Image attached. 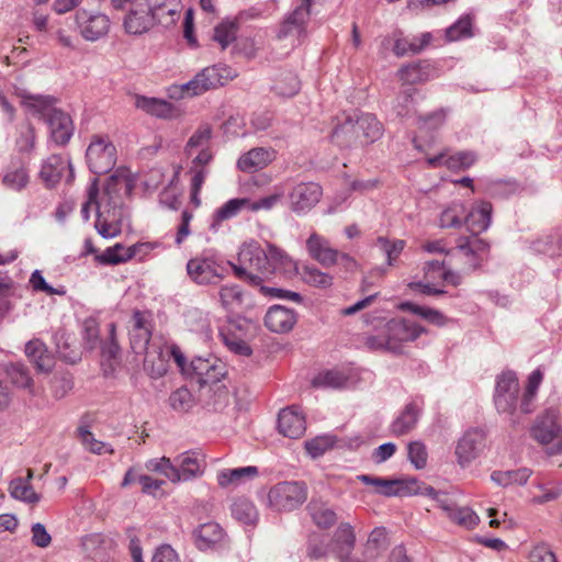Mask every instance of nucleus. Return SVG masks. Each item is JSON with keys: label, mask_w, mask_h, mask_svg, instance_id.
Instances as JSON below:
<instances>
[{"label": "nucleus", "mask_w": 562, "mask_h": 562, "mask_svg": "<svg viewBox=\"0 0 562 562\" xmlns=\"http://www.w3.org/2000/svg\"><path fill=\"white\" fill-rule=\"evenodd\" d=\"M195 543L200 550H207L222 541L224 532L217 522L202 524L194 532Z\"/></svg>", "instance_id": "obj_36"}, {"label": "nucleus", "mask_w": 562, "mask_h": 562, "mask_svg": "<svg viewBox=\"0 0 562 562\" xmlns=\"http://www.w3.org/2000/svg\"><path fill=\"white\" fill-rule=\"evenodd\" d=\"M32 477L33 471L29 469L26 477H16L12 480L10 483V493L12 497L32 504L37 503L40 497L31 485Z\"/></svg>", "instance_id": "obj_42"}, {"label": "nucleus", "mask_w": 562, "mask_h": 562, "mask_svg": "<svg viewBox=\"0 0 562 562\" xmlns=\"http://www.w3.org/2000/svg\"><path fill=\"white\" fill-rule=\"evenodd\" d=\"M446 254L450 266H457L461 272L468 273L488 259L490 244L479 236H462L458 238L456 247Z\"/></svg>", "instance_id": "obj_4"}, {"label": "nucleus", "mask_w": 562, "mask_h": 562, "mask_svg": "<svg viewBox=\"0 0 562 562\" xmlns=\"http://www.w3.org/2000/svg\"><path fill=\"white\" fill-rule=\"evenodd\" d=\"M258 475V468L254 465L223 469L217 472L216 481L221 487L237 486L244 482L255 479Z\"/></svg>", "instance_id": "obj_32"}, {"label": "nucleus", "mask_w": 562, "mask_h": 562, "mask_svg": "<svg viewBox=\"0 0 562 562\" xmlns=\"http://www.w3.org/2000/svg\"><path fill=\"white\" fill-rule=\"evenodd\" d=\"M306 510L312 519V521L319 528V529H329L337 522V514L336 512L329 506L328 503L322 501V499H312Z\"/></svg>", "instance_id": "obj_31"}, {"label": "nucleus", "mask_w": 562, "mask_h": 562, "mask_svg": "<svg viewBox=\"0 0 562 562\" xmlns=\"http://www.w3.org/2000/svg\"><path fill=\"white\" fill-rule=\"evenodd\" d=\"M225 267L213 256L199 255L187 263V273L199 285L216 283L225 276Z\"/></svg>", "instance_id": "obj_9"}, {"label": "nucleus", "mask_w": 562, "mask_h": 562, "mask_svg": "<svg viewBox=\"0 0 562 562\" xmlns=\"http://www.w3.org/2000/svg\"><path fill=\"white\" fill-rule=\"evenodd\" d=\"M5 372L10 382L18 387L30 389L33 384L30 372L23 364H10Z\"/></svg>", "instance_id": "obj_60"}, {"label": "nucleus", "mask_w": 562, "mask_h": 562, "mask_svg": "<svg viewBox=\"0 0 562 562\" xmlns=\"http://www.w3.org/2000/svg\"><path fill=\"white\" fill-rule=\"evenodd\" d=\"M278 429L285 437L300 438L306 429L305 418L295 407L284 408L279 413Z\"/></svg>", "instance_id": "obj_24"}, {"label": "nucleus", "mask_w": 562, "mask_h": 562, "mask_svg": "<svg viewBox=\"0 0 562 562\" xmlns=\"http://www.w3.org/2000/svg\"><path fill=\"white\" fill-rule=\"evenodd\" d=\"M483 448V434L477 430L467 431L462 438L459 439L456 447L454 453L458 464L461 468L468 467L480 456Z\"/></svg>", "instance_id": "obj_17"}, {"label": "nucleus", "mask_w": 562, "mask_h": 562, "mask_svg": "<svg viewBox=\"0 0 562 562\" xmlns=\"http://www.w3.org/2000/svg\"><path fill=\"white\" fill-rule=\"evenodd\" d=\"M407 454L411 463L422 470L427 465L428 453L425 445L420 441H413L407 447Z\"/></svg>", "instance_id": "obj_63"}, {"label": "nucleus", "mask_w": 562, "mask_h": 562, "mask_svg": "<svg viewBox=\"0 0 562 562\" xmlns=\"http://www.w3.org/2000/svg\"><path fill=\"white\" fill-rule=\"evenodd\" d=\"M78 438L82 446L94 454H113L114 450L106 442L100 441L94 438L93 434L88 429V427L81 426L77 430Z\"/></svg>", "instance_id": "obj_51"}, {"label": "nucleus", "mask_w": 562, "mask_h": 562, "mask_svg": "<svg viewBox=\"0 0 562 562\" xmlns=\"http://www.w3.org/2000/svg\"><path fill=\"white\" fill-rule=\"evenodd\" d=\"M250 199L237 198L228 200L214 214L216 222L231 220L239 214L243 209L249 210Z\"/></svg>", "instance_id": "obj_53"}, {"label": "nucleus", "mask_w": 562, "mask_h": 562, "mask_svg": "<svg viewBox=\"0 0 562 562\" xmlns=\"http://www.w3.org/2000/svg\"><path fill=\"white\" fill-rule=\"evenodd\" d=\"M307 499V486L304 482L283 481L274 484L268 492V505L277 512H292Z\"/></svg>", "instance_id": "obj_6"}, {"label": "nucleus", "mask_w": 562, "mask_h": 562, "mask_svg": "<svg viewBox=\"0 0 562 562\" xmlns=\"http://www.w3.org/2000/svg\"><path fill=\"white\" fill-rule=\"evenodd\" d=\"M69 166V162L61 156L52 155L43 162L40 177L46 186H54L61 179Z\"/></svg>", "instance_id": "obj_34"}, {"label": "nucleus", "mask_w": 562, "mask_h": 562, "mask_svg": "<svg viewBox=\"0 0 562 562\" xmlns=\"http://www.w3.org/2000/svg\"><path fill=\"white\" fill-rule=\"evenodd\" d=\"M472 24V19L469 15L461 16L454 24L447 29V40L454 42L461 38L471 37L473 35Z\"/></svg>", "instance_id": "obj_58"}, {"label": "nucleus", "mask_w": 562, "mask_h": 562, "mask_svg": "<svg viewBox=\"0 0 562 562\" xmlns=\"http://www.w3.org/2000/svg\"><path fill=\"white\" fill-rule=\"evenodd\" d=\"M29 181V172L23 166L9 169L2 178V183L14 191L24 189Z\"/></svg>", "instance_id": "obj_56"}, {"label": "nucleus", "mask_w": 562, "mask_h": 562, "mask_svg": "<svg viewBox=\"0 0 562 562\" xmlns=\"http://www.w3.org/2000/svg\"><path fill=\"white\" fill-rule=\"evenodd\" d=\"M134 189V180L128 170L117 169L106 181L103 196L98 201L99 189L93 181L88 189V200L83 203L81 213L89 220L91 209L97 212L95 228L105 238L120 234V226L114 221L115 210L122 204V194L130 195Z\"/></svg>", "instance_id": "obj_1"}, {"label": "nucleus", "mask_w": 562, "mask_h": 562, "mask_svg": "<svg viewBox=\"0 0 562 562\" xmlns=\"http://www.w3.org/2000/svg\"><path fill=\"white\" fill-rule=\"evenodd\" d=\"M299 273L305 284L317 289H329L334 282L331 274L322 271L315 266H303Z\"/></svg>", "instance_id": "obj_44"}, {"label": "nucleus", "mask_w": 562, "mask_h": 562, "mask_svg": "<svg viewBox=\"0 0 562 562\" xmlns=\"http://www.w3.org/2000/svg\"><path fill=\"white\" fill-rule=\"evenodd\" d=\"M181 12V0H157L154 5H150L153 20L164 27L175 25L180 20Z\"/></svg>", "instance_id": "obj_27"}, {"label": "nucleus", "mask_w": 562, "mask_h": 562, "mask_svg": "<svg viewBox=\"0 0 562 562\" xmlns=\"http://www.w3.org/2000/svg\"><path fill=\"white\" fill-rule=\"evenodd\" d=\"M346 382L347 379L341 372L329 370L317 374L313 379L312 384L315 387L339 389L342 387L346 384Z\"/></svg>", "instance_id": "obj_59"}, {"label": "nucleus", "mask_w": 562, "mask_h": 562, "mask_svg": "<svg viewBox=\"0 0 562 562\" xmlns=\"http://www.w3.org/2000/svg\"><path fill=\"white\" fill-rule=\"evenodd\" d=\"M357 116L366 145L372 144L381 138L383 135V125L375 115L357 112Z\"/></svg>", "instance_id": "obj_43"}, {"label": "nucleus", "mask_w": 562, "mask_h": 562, "mask_svg": "<svg viewBox=\"0 0 562 562\" xmlns=\"http://www.w3.org/2000/svg\"><path fill=\"white\" fill-rule=\"evenodd\" d=\"M86 158L93 173H106L116 164V148L109 136L93 135L87 148Z\"/></svg>", "instance_id": "obj_7"}, {"label": "nucleus", "mask_w": 562, "mask_h": 562, "mask_svg": "<svg viewBox=\"0 0 562 562\" xmlns=\"http://www.w3.org/2000/svg\"><path fill=\"white\" fill-rule=\"evenodd\" d=\"M300 81L295 75L286 74L276 80L274 90L283 97H292L297 93Z\"/></svg>", "instance_id": "obj_62"}, {"label": "nucleus", "mask_w": 562, "mask_h": 562, "mask_svg": "<svg viewBox=\"0 0 562 562\" xmlns=\"http://www.w3.org/2000/svg\"><path fill=\"white\" fill-rule=\"evenodd\" d=\"M430 41V33H424L420 36H414L412 38L400 36L395 38L393 52L398 57L406 54H418Z\"/></svg>", "instance_id": "obj_37"}, {"label": "nucleus", "mask_w": 562, "mask_h": 562, "mask_svg": "<svg viewBox=\"0 0 562 562\" xmlns=\"http://www.w3.org/2000/svg\"><path fill=\"white\" fill-rule=\"evenodd\" d=\"M232 516L244 525H255L259 518L254 503L247 498H237L232 505Z\"/></svg>", "instance_id": "obj_46"}, {"label": "nucleus", "mask_w": 562, "mask_h": 562, "mask_svg": "<svg viewBox=\"0 0 562 562\" xmlns=\"http://www.w3.org/2000/svg\"><path fill=\"white\" fill-rule=\"evenodd\" d=\"M235 77V70L228 66L214 65L206 67L196 74L192 80L179 87L180 97L189 98L200 95L218 86H224Z\"/></svg>", "instance_id": "obj_5"}, {"label": "nucleus", "mask_w": 562, "mask_h": 562, "mask_svg": "<svg viewBox=\"0 0 562 562\" xmlns=\"http://www.w3.org/2000/svg\"><path fill=\"white\" fill-rule=\"evenodd\" d=\"M295 323V312L281 305L271 306L265 316V325L273 333H288Z\"/></svg>", "instance_id": "obj_26"}, {"label": "nucleus", "mask_w": 562, "mask_h": 562, "mask_svg": "<svg viewBox=\"0 0 562 562\" xmlns=\"http://www.w3.org/2000/svg\"><path fill=\"white\" fill-rule=\"evenodd\" d=\"M75 24L83 40L97 42L108 35L111 21L102 12L79 9L75 13Z\"/></svg>", "instance_id": "obj_10"}, {"label": "nucleus", "mask_w": 562, "mask_h": 562, "mask_svg": "<svg viewBox=\"0 0 562 562\" xmlns=\"http://www.w3.org/2000/svg\"><path fill=\"white\" fill-rule=\"evenodd\" d=\"M223 344L234 353L249 356L251 348L241 335L240 328L236 324H228L220 331Z\"/></svg>", "instance_id": "obj_33"}, {"label": "nucleus", "mask_w": 562, "mask_h": 562, "mask_svg": "<svg viewBox=\"0 0 562 562\" xmlns=\"http://www.w3.org/2000/svg\"><path fill=\"white\" fill-rule=\"evenodd\" d=\"M151 338V325L146 313L135 311L131 318L130 339L131 347L136 353L147 350Z\"/></svg>", "instance_id": "obj_19"}, {"label": "nucleus", "mask_w": 562, "mask_h": 562, "mask_svg": "<svg viewBox=\"0 0 562 562\" xmlns=\"http://www.w3.org/2000/svg\"><path fill=\"white\" fill-rule=\"evenodd\" d=\"M213 158L212 153H199L191 161L188 173L190 175V200L199 207L201 205L200 192L209 175L207 165Z\"/></svg>", "instance_id": "obj_16"}, {"label": "nucleus", "mask_w": 562, "mask_h": 562, "mask_svg": "<svg viewBox=\"0 0 562 562\" xmlns=\"http://www.w3.org/2000/svg\"><path fill=\"white\" fill-rule=\"evenodd\" d=\"M427 66L422 63H413L402 67L397 75L404 85H415L428 79Z\"/></svg>", "instance_id": "obj_54"}, {"label": "nucleus", "mask_w": 562, "mask_h": 562, "mask_svg": "<svg viewBox=\"0 0 562 562\" xmlns=\"http://www.w3.org/2000/svg\"><path fill=\"white\" fill-rule=\"evenodd\" d=\"M269 268H271V276L276 273H288L295 269V262L282 249L268 245L266 250Z\"/></svg>", "instance_id": "obj_39"}, {"label": "nucleus", "mask_w": 562, "mask_h": 562, "mask_svg": "<svg viewBox=\"0 0 562 562\" xmlns=\"http://www.w3.org/2000/svg\"><path fill=\"white\" fill-rule=\"evenodd\" d=\"M389 335L390 351L402 352L403 344L416 340L424 331V327L405 318H393L385 324Z\"/></svg>", "instance_id": "obj_14"}, {"label": "nucleus", "mask_w": 562, "mask_h": 562, "mask_svg": "<svg viewBox=\"0 0 562 562\" xmlns=\"http://www.w3.org/2000/svg\"><path fill=\"white\" fill-rule=\"evenodd\" d=\"M447 517L451 522L468 530L474 529L480 522V517L472 508L458 506L457 504L449 512Z\"/></svg>", "instance_id": "obj_48"}, {"label": "nucleus", "mask_w": 562, "mask_h": 562, "mask_svg": "<svg viewBox=\"0 0 562 562\" xmlns=\"http://www.w3.org/2000/svg\"><path fill=\"white\" fill-rule=\"evenodd\" d=\"M193 396L187 387H180L170 395V404L176 411L187 412L193 406Z\"/></svg>", "instance_id": "obj_64"}, {"label": "nucleus", "mask_w": 562, "mask_h": 562, "mask_svg": "<svg viewBox=\"0 0 562 562\" xmlns=\"http://www.w3.org/2000/svg\"><path fill=\"white\" fill-rule=\"evenodd\" d=\"M357 479L366 485L373 486L376 494L386 497L405 496L406 480L404 479H386L369 474L358 475Z\"/></svg>", "instance_id": "obj_25"}, {"label": "nucleus", "mask_w": 562, "mask_h": 562, "mask_svg": "<svg viewBox=\"0 0 562 562\" xmlns=\"http://www.w3.org/2000/svg\"><path fill=\"white\" fill-rule=\"evenodd\" d=\"M306 250L310 257L323 267L328 268L337 265L339 250L333 248L327 238L315 232L306 240Z\"/></svg>", "instance_id": "obj_18"}, {"label": "nucleus", "mask_w": 562, "mask_h": 562, "mask_svg": "<svg viewBox=\"0 0 562 562\" xmlns=\"http://www.w3.org/2000/svg\"><path fill=\"white\" fill-rule=\"evenodd\" d=\"M492 204L487 201H481L464 215L463 223L472 233L471 236H477L486 231L491 224Z\"/></svg>", "instance_id": "obj_29"}, {"label": "nucleus", "mask_w": 562, "mask_h": 562, "mask_svg": "<svg viewBox=\"0 0 562 562\" xmlns=\"http://www.w3.org/2000/svg\"><path fill=\"white\" fill-rule=\"evenodd\" d=\"M313 0H301V4L297 5L281 23L279 30V38H285L289 36L296 37L300 42L305 35V26L311 14V5Z\"/></svg>", "instance_id": "obj_15"}, {"label": "nucleus", "mask_w": 562, "mask_h": 562, "mask_svg": "<svg viewBox=\"0 0 562 562\" xmlns=\"http://www.w3.org/2000/svg\"><path fill=\"white\" fill-rule=\"evenodd\" d=\"M532 475V470L528 468H520L510 471H494L491 474V480L503 487L510 485H525Z\"/></svg>", "instance_id": "obj_41"}, {"label": "nucleus", "mask_w": 562, "mask_h": 562, "mask_svg": "<svg viewBox=\"0 0 562 562\" xmlns=\"http://www.w3.org/2000/svg\"><path fill=\"white\" fill-rule=\"evenodd\" d=\"M25 355L38 372H49L55 364V359L46 345L37 338L26 344Z\"/></svg>", "instance_id": "obj_30"}, {"label": "nucleus", "mask_w": 562, "mask_h": 562, "mask_svg": "<svg viewBox=\"0 0 562 562\" xmlns=\"http://www.w3.org/2000/svg\"><path fill=\"white\" fill-rule=\"evenodd\" d=\"M323 189L318 183H297L288 194L289 209L297 215L306 214L321 201Z\"/></svg>", "instance_id": "obj_13"}, {"label": "nucleus", "mask_w": 562, "mask_h": 562, "mask_svg": "<svg viewBox=\"0 0 562 562\" xmlns=\"http://www.w3.org/2000/svg\"><path fill=\"white\" fill-rule=\"evenodd\" d=\"M465 207L460 202H453L440 214L439 225L442 228H459L463 224Z\"/></svg>", "instance_id": "obj_50"}, {"label": "nucleus", "mask_w": 562, "mask_h": 562, "mask_svg": "<svg viewBox=\"0 0 562 562\" xmlns=\"http://www.w3.org/2000/svg\"><path fill=\"white\" fill-rule=\"evenodd\" d=\"M238 24L235 21H223L214 27L213 40L225 49L236 40Z\"/></svg>", "instance_id": "obj_55"}, {"label": "nucleus", "mask_w": 562, "mask_h": 562, "mask_svg": "<svg viewBox=\"0 0 562 562\" xmlns=\"http://www.w3.org/2000/svg\"><path fill=\"white\" fill-rule=\"evenodd\" d=\"M189 378L203 386H212L226 375L225 364L215 357H196L188 367Z\"/></svg>", "instance_id": "obj_11"}, {"label": "nucleus", "mask_w": 562, "mask_h": 562, "mask_svg": "<svg viewBox=\"0 0 562 562\" xmlns=\"http://www.w3.org/2000/svg\"><path fill=\"white\" fill-rule=\"evenodd\" d=\"M445 119H446V112L443 110H438L428 115L419 117V120H418L419 135L413 139V143H414V146L416 149L424 151L428 155L427 149L420 143L422 133L426 132L428 130L438 128L439 126L442 125V123L445 122Z\"/></svg>", "instance_id": "obj_47"}, {"label": "nucleus", "mask_w": 562, "mask_h": 562, "mask_svg": "<svg viewBox=\"0 0 562 562\" xmlns=\"http://www.w3.org/2000/svg\"><path fill=\"white\" fill-rule=\"evenodd\" d=\"M476 161V156L472 151H459L447 156L441 151L435 156H427V164L431 168L446 166L450 170H464L470 168Z\"/></svg>", "instance_id": "obj_23"}, {"label": "nucleus", "mask_w": 562, "mask_h": 562, "mask_svg": "<svg viewBox=\"0 0 562 562\" xmlns=\"http://www.w3.org/2000/svg\"><path fill=\"white\" fill-rule=\"evenodd\" d=\"M276 158L277 151L273 148L255 147L239 157L237 167L243 172L254 173L269 166Z\"/></svg>", "instance_id": "obj_20"}, {"label": "nucleus", "mask_w": 562, "mask_h": 562, "mask_svg": "<svg viewBox=\"0 0 562 562\" xmlns=\"http://www.w3.org/2000/svg\"><path fill=\"white\" fill-rule=\"evenodd\" d=\"M180 481H188L201 476L205 469V462L202 457L194 452H186L180 457L179 467Z\"/></svg>", "instance_id": "obj_38"}, {"label": "nucleus", "mask_w": 562, "mask_h": 562, "mask_svg": "<svg viewBox=\"0 0 562 562\" xmlns=\"http://www.w3.org/2000/svg\"><path fill=\"white\" fill-rule=\"evenodd\" d=\"M218 295L222 306L227 311L235 312L243 305L244 294L236 284L222 286Z\"/></svg>", "instance_id": "obj_52"}, {"label": "nucleus", "mask_w": 562, "mask_h": 562, "mask_svg": "<svg viewBox=\"0 0 562 562\" xmlns=\"http://www.w3.org/2000/svg\"><path fill=\"white\" fill-rule=\"evenodd\" d=\"M356 547V532L349 522H340L331 539V551L338 560L350 557Z\"/></svg>", "instance_id": "obj_22"}, {"label": "nucleus", "mask_w": 562, "mask_h": 562, "mask_svg": "<svg viewBox=\"0 0 562 562\" xmlns=\"http://www.w3.org/2000/svg\"><path fill=\"white\" fill-rule=\"evenodd\" d=\"M153 22L150 1L138 2L137 5L130 8L124 19V29L128 34L140 35L151 27Z\"/></svg>", "instance_id": "obj_21"}, {"label": "nucleus", "mask_w": 562, "mask_h": 562, "mask_svg": "<svg viewBox=\"0 0 562 562\" xmlns=\"http://www.w3.org/2000/svg\"><path fill=\"white\" fill-rule=\"evenodd\" d=\"M49 97H27L26 104L40 114L48 125L53 140L58 145L69 142L74 133V123L69 114L54 106Z\"/></svg>", "instance_id": "obj_3"}, {"label": "nucleus", "mask_w": 562, "mask_h": 562, "mask_svg": "<svg viewBox=\"0 0 562 562\" xmlns=\"http://www.w3.org/2000/svg\"><path fill=\"white\" fill-rule=\"evenodd\" d=\"M135 105L137 109H140L146 113L161 119L172 117L175 112L171 103L161 99L148 98L145 95H137Z\"/></svg>", "instance_id": "obj_35"}, {"label": "nucleus", "mask_w": 562, "mask_h": 562, "mask_svg": "<svg viewBox=\"0 0 562 562\" xmlns=\"http://www.w3.org/2000/svg\"><path fill=\"white\" fill-rule=\"evenodd\" d=\"M353 126H356L353 122V113H344L342 116L338 119V122L331 132V143L340 148L357 147L358 136L356 135Z\"/></svg>", "instance_id": "obj_28"}, {"label": "nucleus", "mask_w": 562, "mask_h": 562, "mask_svg": "<svg viewBox=\"0 0 562 562\" xmlns=\"http://www.w3.org/2000/svg\"><path fill=\"white\" fill-rule=\"evenodd\" d=\"M400 308L418 315L436 326H445L448 322V318L441 312L430 307L420 306L412 302L402 303Z\"/></svg>", "instance_id": "obj_49"}, {"label": "nucleus", "mask_w": 562, "mask_h": 562, "mask_svg": "<svg viewBox=\"0 0 562 562\" xmlns=\"http://www.w3.org/2000/svg\"><path fill=\"white\" fill-rule=\"evenodd\" d=\"M237 278L248 282L252 286H260V291L276 297H285L294 302H301V294L292 291L262 286V282L271 277V268L267 259L266 250L257 244L244 245L239 252L237 263L232 265Z\"/></svg>", "instance_id": "obj_2"}, {"label": "nucleus", "mask_w": 562, "mask_h": 562, "mask_svg": "<svg viewBox=\"0 0 562 562\" xmlns=\"http://www.w3.org/2000/svg\"><path fill=\"white\" fill-rule=\"evenodd\" d=\"M530 432L535 440L547 447L549 454L562 452V428L554 412L548 411L539 416Z\"/></svg>", "instance_id": "obj_8"}, {"label": "nucleus", "mask_w": 562, "mask_h": 562, "mask_svg": "<svg viewBox=\"0 0 562 562\" xmlns=\"http://www.w3.org/2000/svg\"><path fill=\"white\" fill-rule=\"evenodd\" d=\"M212 137V128L210 125H201L189 138L184 147V153L192 156L195 150L199 153H211L210 140Z\"/></svg>", "instance_id": "obj_45"}, {"label": "nucleus", "mask_w": 562, "mask_h": 562, "mask_svg": "<svg viewBox=\"0 0 562 562\" xmlns=\"http://www.w3.org/2000/svg\"><path fill=\"white\" fill-rule=\"evenodd\" d=\"M132 254L125 250L121 245L109 247L102 254L97 255L95 259L103 265H117L132 258Z\"/></svg>", "instance_id": "obj_61"}, {"label": "nucleus", "mask_w": 562, "mask_h": 562, "mask_svg": "<svg viewBox=\"0 0 562 562\" xmlns=\"http://www.w3.org/2000/svg\"><path fill=\"white\" fill-rule=\"evenodd\" d=\"M519 383L514 372L502 373L496 382L494 403L499 413L513 415L517 409Z\"/></svg>", "instance_id": "obj_12"}, {"label": "nucleus", "mask_w": 562, "mask_h": 562, "mask_svg": "<svg viewBox=\"0 0 562 562\" xmlns=\"http://www.w3.org/2000/svg\"><path fill=\"white\" fill-rule=\"evenodd\" d=\"M419 406L416 402L406 405L402 414L392 424V431L396 436H402L411 431L417 423Z\"/></svg>", "instance_id": "obj_40"}, {"label": "nucleus", "mask_w": 562, "mask_h": 562, "mask_svg": "<svg viewBox=\"0 0 562 562\" xmlns=\"http://www.w3.org/2000/svg\"><path fill=\"white\" fill-rule=\"evenodd\" d=\"M376 245L385 254L389 266H393L394 261L404 250L406 243L403 239L390 240L386 237L380 236L376 239Z\"/></svg>", "instance_id": "obj_57"}]
</instances>
